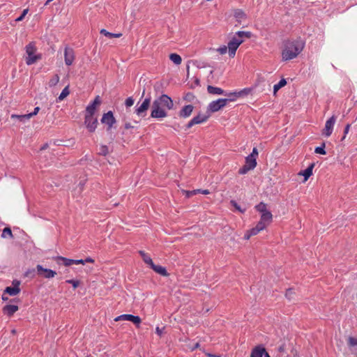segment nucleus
I'll use <instances>...</instances> for the list:
<instances>
[{
  "label": "nucleus",
  "instance_id": "1",
  "mask_svg": "<svg viewBox=\"0 0 357 357\" xmlns=\"http://www.w3.org/2000/svg\"><path fill=\"white\" fill-rule=\"evenodd\" d=\"M158 105L164 106L168 109L173 108L174 103L170 97L167 95L163 94L159 98L154 100L151 106V117L154 119H162L167 116L165 111H158Z\"/></svg>",
  "mask_w": 357,
  "mask_h": 357
},
{
  "label": "nucleus",
  "instance_id": "2",
  "mask_svg": "<svg viewBox=\"0 0 357 357\" xmlns=\"http://www.w3.org/2000/svg\"><path fill=\"white\" fill-rule=\"evenodd\" d=\"M304 43L302 40L287 41L282 50V59L288 61L296 58L303 50Z\"/></svg>",
  "mask_w": 357,
  "mask_h": 357
},
{
  "label": "nucleus",
  "instance_id": "3",
  "mask_svg": "<svg viewBox=\"0 0 357 357\" xmlns=\"http://www.w3.org/2000/svg\"><path fill=\"white\" fill-rule=\"evenodd\" d=\"M36 52V48L34 43H30L26 46L27 57L25 61L27 65H32L41 59V54H35Z\"/></svg>",
  "mask_w": 357,
  "mask_h": 357
},
{
  "label": "nucleus",
  "instance_id": "4",
  "mask_svg": "<svg viewBox=\"0 0 357 357\" xmlns=\"http://www.w3.org/2000/svg\"><path fill=\"white\" fill-rule=\"evenodd\" d=\"M234 101V98H220L212 101L208 106V110L210 112H216L223 108L228 102Z\"/></svg>",
  "mask_w": 357,
  "mask_h": 357
},
{
  "label": "nucleus",
  "instance_id": "5",
  "mask_svg": "<svg viewBox=\"0 0 357 357\" xmlns=\"http://www.w3.org/2000/svg\"><path fill=\"white\" fill-rule=\"evenodd\" d=\"M243 43V40H238L234 36L230 40L228 43V53L230 57H234L236 54V50L239 47V45Z\"/></svg>",
  "mask_w": 357,
  "mask_h": 357
},
{
  "label": "nucleus",
  "instance_id": "6",
  "mask_svg": "<svg viewBox=\"0 0 357 357\" xmlns=\"http://www.w3.org/2000/svg\"><path fill=\"white\" fill-rule=\"evenodd\" d=\"M335 121L336 117L334 115L326 121L325 128L322 131L323 135L326 137H329L332 134Z\"/></svg>",
  "mask_w": 357,
  "mask_h": 357
},
{
  "label": "nucleus",
  "instance_id": "7",
  "mask_svg": "<svg viewBox=\"0 0 357 357\" xmlns=\"http://www.w3.org/2000/svg\"><path fill=\"white\" fill-rule=\"evenodd\" d=\"M121 320L130 321L135 324L137 326L139 325L142 320L139 317L134 316L132 314H121L114 319L115 321H119Z\"/></svg>",
  "mask_w": 357,
  "mask_h": 357
},
{
  "label": "nucleus",
  "instance_id": "8",
  "mask_svg": "<svg viewBox=\"0 0 357 357\" xmlns=\"http://www.w3.org/2000/svg\"><path fill=\"white\" fill-rule=\"evenodd\" d=\"M36 270L39 275L43 276L44 278L48 279L52 278L56 275V271L51 269L45 268L41 265H37Z\"/></svg>",
  "mask_w": 357,
  "mask_h": 357
},
{
  "label": "nucleus",
  "instance_id": "9",
  "mask_svg": "<svg viewBox=\"0 0 357 357\" xmlns=\"http://www.w3.org/2000/svg\"><path fill=\"white\" fill-rule=\"evenodd\" d=\"M209 116H210V114H199L197 116H195L192 119H191L188 122V123L186 125V128H190L194 125L204 123L208 119Z\"/></svg>",
  "mask_w": 357,
  "mask_h": 357
},
{
  "label": "nucleus",
  "instance_id": "10",
  "mask_svg": "<svg viewBox=\"0 0 357 357\" xmlns=\"http://www.w3.org/2000/svg\"><path fill=\"white\" fill-rule=\"evenodd\" d=\"M150 103L151 98H145L142 105L135 109V113L139 116H145L146 111L150 107Z\"/></svg>",
  "mask_w": 357,
  "mask_h": 357
},
{
  "label": "nucleus",
  "instance_id": "11",
  "mask_svg": "<svg viewBox=\"0 0 357 357\" xmlns=\"http://www.w3.org/2000/svg\"><path fill=\"white\" fill-rule=\"evenodd\" d=\"M101 122L108 126L107 130H109L116 123V119L112 112L109 111L107 113H105L101 119Z\"/></svg>",
  "mask_w": 357,
  "mask_h": 357
},
{
  "label": "nucleus",
  "instance_id": "12",
  "mask_svg": "<svg viewBox=\"0 0 357 357\" xmlns=\"http://www.w3.org/2000/svg\"><path fill=\"white\" fill-rule=\"evenodd\" d=\"M84 123L88 130L91 132H93L95 131L97 127L98 120L96 118H93L89 115H85Z\"/></svg>",
  "mask_w": 357,
  "mask_h": 357
},
{
  "label": "nucleus",
  "instance_id": "13",
  "mask_svg": "<svg viewBox=\"0 0 357 357\" xmlns=\"http://www.w3.org/2000/svg\"><path fill=\"white\" fill-rule=\"evenodd\" d=\"M13 287H7L4 290V294H8L10 296H16L20 291V289L19 287L20 284V282L18 280H13Z\"/></svg>",
  "mask_w": 357,
  "mask_h": 357
},
{
  "label": "nucleus",
  "instance_id": "14",
  "mask_svg": "<svg viewBox=\"0 0 357 357\" xmlns=\"http://www.w3.org/2000/svg\"><path fill=\"white\" fill-rule=\"evenodd\" d=\"M75 54L73 49L66 47L64 50V59L65 63L67 66H70L74 61Z\"/></svg>",
  "mask_w": 357,
  "mask_h": 357
},
{
  "label": "nucleus",
  "instance_id": "15",
  "mask_svg": "<svg viewBox=\"0 0 357 357\" xmlns=\"http://www.w3.org/2000/svg\"><path fill=\"white\" fill-rule=\"evenodd\" d=\"M233 16L238 24H241L247 19V15L241 9H234Z\"/></svg>",
  "mask_w": 357,
  "mask_h": 357
},
{
  "label": "nucleus",
  "instance_id": "16",
  "mask_svg": "<svg viewBox=\"0 0 357 357\" xmlns=\"http://www.w3.org/2000/svg\"><path fill=\"white\" fill-rule=\"evenodd\" d=\"M194 107L191 105H185L179 112V116L183 118L190 116L193 111Z\"/></svg>",
  "mask_w": 357,
  "mask_h": 357
},
{
  "label": "nucleus",
  "instance_id": "17",
  "mask_svg": "<svg viewBox=\"0 0 357 357\" xmlns=\"http://www.w3.org/2000/svg\"><path fill=\"white\" fill-rule=\"evenodd\" d=\"M264 353H265V348L261 345H258L252 349L250 357H262Z\"/></svg>",
  "mask_w": 357,
  "mask_h": 357
},
{
  "label": "nucleus",
  "instance_id": "18",
  "mask_svg": "<svg viewBox=\"0 0 357 357\" xmlns=\"http://www.w3.org/2000/svg\"><path fill=\"white\" fill-rule=\"evenodd\" d=\"M155 273L162 275V276H167L169 274L166 270V268L163 266H158V265H155L154 264V263H153V264L150 266Z\"/></svg>",
  "mask_w": 357,
  "mask_h": 357
},
{
  "label": "nucleus",
  "instance_id": "19",
  "mask_svg": "<svg viewBox=\"0 0 357 357\" xmlns=\"http://www.w3.org/2000/svg\"><path fill=\"white\" fill-rule=\"evenodd\" d=\"M207 91L210 94L227 95L225 93V91L222 90L221 88L213 86H211V85H208L207 86Z\"/></svg>",
  "mask_w": 357,
  "mask_h": 357
},
{
  "label": "nucleus",
  "instance_id": "20",
  "mask_svg": "<svg viewBox=\"0 0 357 357\" xmlns=\"http://www.w3.org/2000/svg\"><path fill=\"white\" fill-rule=\"evenodd\" d=\"M3 312L8 316H12L15 312L18 310V307L15 305H7L3 307Z\"/></svg>",
  "mask_w": 357,
  "mask_h": 357
},
{
  "label": "nucleus",
  "instance_id": "21",
  "mask_svg": "<svg viewBox=\"0 0 357 357\" xmlns=\"http://www.w3.org/2000/svg\"><path fill=\"white\" fill-rule=\"evenodd\" d=\"M10 119L13 120H17L19 122L25 123L26 121L30 119L29 114H11Z\"/></svg>",
  "mask_w": 357,
  "mask_h": 357
},
{
  "label": "nucleus",
  "instance_id": "22",
  "mask_svg": "<svg viewBox=\"0 0 357 357\" xmlns=\"http://www.w3.org/2000/svg\"><path fill=\"white\" fill-rule=\"evenodd\" d=\"M314 167V164L312 163L307 169L303 172H301L300 174L304 176L305 181H307L309 177L312 174V169Z\"/></svg>",
  "mask_w": 357,
  "mask_h": 357
},
{
  "label": "nucleus",
  "instance_id": "23",
  "mask_svg": "<svg viewBox=\"0 0 357 357\" xmlns=\"http://www.w3.org/2000/svg\"><path fill=\"white\" fill-rule=\"evenodd\" d=\"M252 36L251 32L250 31H239L236 33L234 36L236 38L243 40L244 41V38H250Z\"/></svg>",
  "mask_w": 357,
  "mask_h": 357
},
{
  "label": "nucleus",
  "instance_id": "24",
  "mask_svg": "<svg viewBox=\"0 0 357 357\" xmlns=\"http://www.w3.org/2000/svg\"><path fill=\"white\" fill-rule=\"evenodd\" d=\"M272 220H273V215L270 211L261 214L260 220H261L262 222H264L266 224L269 225L272 222Z\"/></svg>",
  "mask_w": 357,
  "mask_h": 357
},
{
  "label": "nucleus",
  "instance_id": "25",
  "mask_svg": "<svg viewBox=\"0 0 357 357\" xmlns=\"http://www.w3.org/2000/svg\"><path fill=\"white\" fill-rule=\"evenodd\" d=\"M139 253L141 255V257L145 264H146L149 266H151L153 264V262L151 258L144 251L139 250Z\"/></svg>",
  "mask_w": 357,
  "mask_h": 357
},
{
  "label": "nucleus",
  "instance_id": "26",
  "mask_svg": "<svg viewBox=\"0 0 357 357\" xmlns=\"http://www.w3.org/2000/svg\"><path fill=\"white\" fill-rule=\"evenodd\" d=\"M245 165L251 169H254L257 166L256 158H252V155H248L245 158Z\"/></svg>",
  "mask_w": 357,
  "mask_h": 357
},
{
  "label": "nucleus",
  "instance_id": "27",
  "mask_svg": "<svg viewBox=\"0 0 357 357\" xmlns=\"http://www.w3.org/2000/svg\"><path fill=\"white\" fill-rule=\"evenodd\" d=\"M250 89H244L238 92L230 93V96H233L234 97H241L245 95H248L250 93Z\"/></svg>",
  "mask_w": 357,
  "mask_h": 357
},
{
  "label": "nucleus",
  "instance_id": "28",
  "mask_svg": "<svg viewBox=\"0 0 357 357\" xmlns=\"http://www.w3.org/2000/svg\"><path fill=\"white\" fill-rule=\"evenodd\" d=\"M169 59L173 63H174L176 65L181 64L182 61L181 56L175 53L171 54L169 55Z\"/></svg>",
  "mask_w": 357,
  "mask_h": 357
},
{
  "label": "nucleus",
  "instance_id": "29",
  "mask_svg": "<svg viewBox=\"0 0 357 357\" xmlns=\"http://www.w3.org/2000/svg\"><path fill=\"white\" fill-rule=\"evenodd\" d=\"M1 237L3 238H13V233H12V231H11V229L8 227H5L3 230V232L1 234Z\"/></svg>",
  "mask_w": 357,
  "mask_h": 357
},
{
  "label": "nucleus",
  "instance_id": "30",
  "mask_svg": "<svg viewBox=\"0 0 357 357\" xmlns=\"http://www.w3.org/2000/svg\"><path fill=\"white\" fill-rule=\"evenodd\" d=\"M100 33L104 36H105L106 37H108L109 38H119L122 36L121 33H110L109 31H107V30L102 29L100 30Z\"/></svg>",
  "mask_w": 357,
  "mask_h": 357
},
{
  "label": "nucleus",
  "instance_id": "31",
  "mask_svg": "<svg viewBox=\"0 0 357 357\" xmlns=\"http://www.w3.org/2000/svg\"><path fill=\"white\" fill-rule=\"evenodd\" d=\"M255 208L261 214L266 212H269V211L267 210V205L264 202H260L255 206Z\"/></svg>",
  "mask_w": 357,
  "mask_h": 357
},
{
  "label": "nucleus",
  "instance_id": "32",
  "mask_svg": "<svg viewBox=\"0 0 357 357\" xmlns=\"http://www.w3.org/2000/svg\"><path fill=\"white\" fill-rule=\"evenodd\" d=\"M259 229L257 227H254L248 231L247 234L245 235V239H249L252 236L257 235L259 232Z\"/></svg>",
  "mask_w": 357,
  "mask_h": 357
},
{
  "label": "nucleus",
  "instance_id": "33",
  "mask_svg": "<svg viewBox=\"0 0 357 357\" xmlns=\"http://www.w3.org/2000/svg\"><path fill=\"white\" fill-rule=\"evenodd\" d=\"M287 84V81L285 79H282L278 84H275L273 86V92L274 93H276V92L281 89L282 87L284 86Z\"/></svg>",
  "mask_w": 357,
  "mask_h": 357
},
{
  "label": "nucleus",
  "instance_id": "34",
  "mask_svg": "<svg viewBox=\"0 0 357 357\" xmlns=\"http://www.w3.org/2000/svg\"><path fill=\"white\" fill-rule=\"evenodd\" d=\"M69 89L68 86H66L63 91H61V94L59 95L58 99L59 101L63 100L65 98H66L69 95Z\"/></svg>",
  "mask_w": 357,
  "mask_h": 357
},
{
  "label": "nucleus",
  "instance_id": "35",
  "mask_svg": "<svg viewBox=\"0 0 357 357\" xmlns=\"http://www.w3.org/2000/svg\"><path fill=\"white\" fill-rule=\"evenodd\" d=\"M57 260L63 261V264L66 266H70V265L73 264V262H74V259H68V258H66L63 257H58Z\"/></svg>",
  "mask_w": 357,
  "mask_h": 357
},
{
  "label": "nucleus",
  "instance_id": "36",
  "mask_svg": "<svg viewBox=\"0 0 357 357\" xmlns=\"http://www.w3.org/2000/svg\"><path fill=\"white\" fill-rule=\"evenodd\" d=\"M59 82V77L58 75H54L49 82V86L52 87L56 86Z\"/></svg>",
  "mask_w": 357,
  "mask_h": 357
},
{
  "label": "nucleus",
  "instance_id": "37",
  "mask_svg": "<svg viewBox=\"0 0 357 357\" xmlns=\"http://www.w3.org/2000/svg\"><path fill=\"white\" fill-rule=\"evenodd\" d=\"M109 153L108 147L106 145H102L99 148L98 154L101 155H107Z\"/></svg>",
  "mask_w": 357,
  "mask_h": 357
},
{
  "label": "nucleus",
  "instance_id": "38",
  "mask_svg": "<svg viewBox=\"0 0 357 357\" xmlns=\"http://www.w3.org/2000/svg\"><path fill=\"white\" fill-rule=\"evenodd\" d=\"M96 109V108L93 105H89L86 108V115H89L90 116H93L95 113Z\"/></svg>",
  "mask_w": 357,
  "mask_h": 357
},
{
  "label": "nucleus",
  "instance_id": "39",
  "mask_svg": "<svg viewBox=\"0 0 357 357\" xmlns=\"http://www.w3.org/2000/svg\"><path fill=\"white\" fill-rule=\"evenodd\" d=\"M314 152L317 154L326 155L325 143H323L321 146L316 147Z\"/></svg>",
  "mask_w": 357,
  "mask_h": 357
},
{
  "label": "nucleus",
  "instance_id": "40",
  "mask_svg": "<svg viewBox=\"0 0 357 357\" xmlns=\"http://www.w3.org/2000/svg\"><path fill=\"white\" fill-rule=\"evenodd\" d=\"M230 204L232 206H234L236 210H238L241 213H244L245 211V209H242L241 206L236 203L234 200H231Z\"/></svg>",
  "mask_w": 357,
  "mask_h": 357
},
{
  "label": "nucleus",
  "instance_id": "41",
  "mask_svg": "<svg viewBox=\"0 0 357 357\" xmlns=\"http://www.w3.org/2000/svg\"><path fill=\"white\" fill-rule=\"evenodd\" d=\"M348 344L349 347H355L357 346V338L354 337H348Z\"/></svg>",
  "mask_w": 357,
  "mask_h": 357
},
{
  "label": "nucleus",
  "instance_id": "42",
  "mask_svg": "<svg viewBox=\"0 0 357 357\" xmlns=\"http://www.w3.org/2000/svg\"><path fill=\"white\" fill-rule=\"evenodd\" d=\"M268 225L261 220H259L257 224L256 227H257L259 231L264 229Z\"/></svg>",
  "mask_w": 357,
  "mask_h": 357
},
{
  "label": "nucleus",
  "instance_id": "43",
  "mask_svg": "<svg viewBox=\"0 0 357 357\" xmlns=\"http://www.w3.org/2000/svg\"><path fill=\"white\" fill-rule=\"evenodd\" d=\"M252 169L250 168V167L247 166V165H243V167L242 168H241L238 171V173L240 174H246L248 171L251 170Z\"/></svg>",
  "mask_w": 357,
  "mask_h": 357
},
{
  "label": "nucleus",
  "instance_id": "44",
  "mask_svg": "<svg viewBox=\"0 0 357 357\" xmlns=\"http://www.w3.org/2000/svg\"><path fill=\"white\" fill-rule=\"evenodd\" d=\"M28 11H29V10H28V9H24V10L22 11V14L20 15V17H18L15 20V21H16V22H20V21H22V20H24V17L26 16V15L28 13Z\"/></svg>",
  "mask_w": 357,
  "mask_h": 357
},
{
  "label": "nucleus",
  "instance_id": "45",
  "mask_svg": "<svg viewBox=\"0 0 357 357\" xmlns=\"http://www.w3.org/2000/svg\"><path fill=\"white\" fill-rule=\"evenodd\" d=\"M294 294V291L293 289H289L287 290L285 296L289 299L291 300L293 298V295Z\"/></svg>",
  "mask_w": 357,
  "mask_h": 357
},
{
  "label": "nucleus",
  "instance_id": "46",
  "mask_svg": "<svg viewBox=\"0 0 357 357\" xmlns=\"http://www.w3.org/2000/svg\"><path fill=\"white\" fill-rule=\"evenodd\" d=\"M134 104V100L132 97H129L126 100L125 105L127 107L132 106Z\"/></svg>",
  "mask_w": 357,
  "mask_h": 357
},
{
  "label": "nucleus",
  "instance_id": "47",
  "mask_svg": "<svg viewBox=\"0 0 357 357\" xmlns=\"http://www.w3.org/2000/svg\"><path fill=\"white\" fill-rule=\"evenodd\" d=\"M66 282L71 284L74 289H76L79 284V281L74 280H66Z\"/></svg>",
  "mask_w": 357,
  "mask_h": 357
},
{
  "label": "nucleus",
  "instance_id": "48",
  "mask_svg": "<svg viewBox=\"0 0 357 357\" xmlns=\"http://www.w3.org/2000/svg\"><path fill=\"white\" fill-rule=\"evenodd\" d=\"M183 192L185 195V196L187 197H190L194 195H196L197 194V190H191V191H189V190H183Z\"/></svg>",
  "mask_w": 357,
  "mask_h": 357
},
{
  "label": "nucleus",
  "instance_id": "49",
  "mask_svg": "<svg viewBox=\"0 0 357 357\" xmlns=\"http://www.w3.org/2000/svg\"><path fill=\"white\" fill-rule=\"evenodd\" d=\"M227 49H228V48H227V46H225V45H224V46H222V47H219V48L217 50V51H218L220 54H225L227 52Z\"/></svg>",
  "mask_w": 357,
  "mask_h": 357
},
{
  "label": "nucleus",
  "instance_id": "50",
  "mask_svg": "<svg viewBox=\"0 0 357 357\" xmlns=\"http://www.w3.org/2000/svg\"><path fill=\"white\" fill-rule=\"evenodd\" d=\"M100 97L98 96L96 97V98L94 99V100L93 101V102L91 104V105H93L96 108V106L99 105L100 104Z\"/></svg>",
  "mask_w": 357,
  "mask_h": 357
},
{
  "label": "nucleus",
  "instance_id": "51",
  "mask_svg": "<svg viewBox=\"0 0 357 357\" xmlns=\"http://www.w3.org/2000/svg\"><path fill=\"white\" fill-rule=\"evenodd\" d=\"M100 97L98 96L96 97V98L94 99V100L93 101V102L91 104V105H93L96 108V106L99 105L100 104Z\"/></svg>",
  "mask_w": 357,
  "mask_h": 357
},
{
  "label": "nucleus",
  "instance_id": "52",
  "mask_svg": "<svg viewBox=\"0 0 357 357\" xmlns=\"http://www.w3.org/2000/svg\"><path fill=\"white\" fill-rule=\"evenodd\" d=\"M39 111H40V107H35V109H34L33 112H31V113L28 114L29 117H30V119L31 117H33V116H36L38 113Z\"/></svg>",
  "mask_w": 357,
  "mask_h": 357
},
{
  "label": "nucleus",
  "instance_id": "53",
  "mask_svg": "<svg viewBox=\"0 0 357 357\" xmlns=\"http://www.w3.org/2000/svg\"><path fill=\"white\" fill-rule=\"evenodd\" d=\"M195 98V96H193L192 93H188L186 94L185 97V99L187 100V101H192V100Z\"/></svg>",
  "mask_w": 357,
  "mask_h": 357
},
{
  "label": "nucleus",
  "instance_id": "54",
  "mask_svg": "<svg viewBox=\"0 0 357 357\" xmlns=\"http://www.w3.org/2000/svg\"><path fill=\"white\" fill-rule=\"evenodd\" d=\"M249 155H252V158H256L258 155V151L257 148H254L252 149V152Z\"/></svg>",
  "mask_w": 357,
  "mask_h": 357
},
{
  "label": "nucleus",
  "instance_id": "55",
  "mask_svg": "<svg viewBox=\"0 0 357 357\" xmlns=\"http://www.w3.org/2000/svg\"><path fill=\"white\" fill-rule=\"evenodd\" d=\"M349 128H350V124H347V125L346 126L345 128H344V136H343V137H342V140L344 139L346 135L348 133V132H349Z\"/></svg>",
  "mask_w": 357,
  "mask_h": 357
},
{
  "label": "nucleus",
  "instance_id": "56",
  "mask_svg": "<svg viewBox=\"0 0 357 357\" xmlns=\"http://www.w3.org/2000/svg\"><path fill=\"white\" fill-rule=\"evenodd\" d=\"M84 264V261L83 259H77V260H75L74 259V262H73V264Z\"/></svg>",
  "mask_w": 357,
  "mask_h": 357
},
{
  "label": "nucleus",
  "instance_id": "57",
  "mask_svg": "<svg viewBox=\"0 0 357 357\" xmlns=\"http://www.w3.org/2000/svg\"><path fill=\"white\" fill-rule=\"evenodd\" d=\"M163 329L164 328H160L159 327H157L155 329L156 333L160 336L162 334Z\"/></svg>",
  "mask_w": 357,
  "mask_h": 357
},
{
  "label": "nucleus",
  "instance_id": "58",
  "mask_svg": "<svg viewBox=\"0 0 357 357\" xmlns=\"http://www.w3.org/2000/svg\"><path fill=\"white\" fill-rule=\"evenodd\" d=\"M134 128V126H132L131 123H125V128L126 129H130V128Z\"/></svg>",
  "mask_w": 357,
  "mask_h": 357
},
{
  "label": "nucleus",
  "instance_id": "59",
  "mask_svg": "<svg viewBox=\"0 0 357 357\" xmlns=\"http://www.w3.org/2000/svg\"><path fill=\"white\" fill-rule=\"evenodd\" d=\"M84 261V263L85 262H90V263H93L94 261V260L90 257H88L86 258Z\"/></svg>",
  "mask_w": 357,
  "mask_h": 357
},
{
  "label": "nucleus",
  "instance_id": "60",
  "mask_svg": "<svg viewBox=\"0 0 357 357\" xmlns=\"http://www.w3.org/2000/svg\"><path fill=\"white\" fill-rule=\"evenodd\" d=\"M165 108H166V107H165L164 106H162V105H158V111H159V112H160V111H165Z\"/></svg>",
  "mask_w": 357,
  "mask_h": 357
},
{
  "label": "nucleus",
  "instance_id": "61",
  "mask_svg": "<svg viewBox=\"0 0 357 357\" xmlns=\"http://www.w3.org/2000/svg\"><path fill=\"white\" fill-rule=\"evenodd\" d=\"M199 347V344L197 342L192 347V349L194 350Z\"/></svg>",
  "mask_w": 357,
  "mask_h": 357
},
{
  "label": "nucleus",
  "instance_id": "62",
  "mask_svg": "<svg viewBox=\"0 0 357 357\" xmlns=\"http://www.w3.org/2000/svg\"><path fill=\"white\" fill-rule=\"evenodd\" d=\"M202 194L208 195V194H209V191L208 190H202Z\"/></svg>",
  "mask_w": 357,
  "mask_h": 357
},
{
  "label": "nucleus",
  "instance_id": "63",
  "mask_svg": "<svg viewBox=\"0 0 357 357\" xmlns=\"http://www.w3.org/2000/svg\"><path fill=\"white\" fill-rule=\"evenodd\" d=\"M48 147V144H45L41 148H40V150H45Z\"/></svg>",
  "mask_w": 357,
  "mask_h": 357
},
{
  "label": "nucleus",
  "instance_id": "64",
  "mask_svg": "<svg viewBox=\"0 0 357 357\" xmlns=\"http://www.w3.org/2000/svg\"><path fill=\"white\" fill-rule=\"evenodd\" d=\"M207 356L208 357H220V356H217V355H214V354H207Z\"/></svg>",
  "mask_w": 357,
  "mask_h": 357
}]
</instances>
